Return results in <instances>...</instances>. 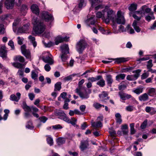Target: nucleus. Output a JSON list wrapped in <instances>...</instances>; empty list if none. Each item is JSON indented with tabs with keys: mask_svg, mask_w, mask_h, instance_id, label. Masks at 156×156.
Masks as SVG:
<instances>
[{
	"mask_svg": "<svg viewBox=\"0 0 156 156\" xmlns=\"http://www.w3.org/2000/svg\"><path fill=\"white\" fill-rule=\"evenodd\" d=\"M143 8L145 10V12L146 13H150L151 11V9L147 8V6L146 5L143 6Z\"/></svg>",
	"mask_w": 156,
	"mask_h": 156,
	"instance_id": "nucleus-56",
	"label": "nucleus"
},
{
	"mask_svg": "<svg viewBox=\"0 0 156 156\" xmlns=\"http://www.w3.org/2000/svg\"><path fill=\"white\" fill-rule=\"evenodd\" d=\"M4 112L5 113V114L4 116L3 119L4 120H6L7 119L8 116V114L9 112V111L8 109H5L4 110Z\"/></svg>",
	"mask_w": 156,
	"mask_h": 156,
	"instance_id": "nucleus-50",
	"label": "nucleus"
},
{
	"mask_svg": "<svg viewBox=\"0 0 156 156\" xmlns=\"http://www.w3.org/2000/svg\"><path fill=\"white\" fill-rule=\"evenodd\" d=\"M87 46V44L84 40H81L76 44V50L80 54H81Z\"/></svg>",
	"mask_w": 156,
	"mask_h": 156,
	"instance_id": "nucleus-3",
	"label": "nucleus"
},
{
	"mask_svg": "<svg viewBox=\"0 0 156 156\" xmlns=\"http://www.w3.org/2000/svg\"><path fill=\"white\" fill-rule=\"evenodd\" d=\"M119 94L120 98L122 100H125L130 98L132 97L130 95L125 93L122 91L119 92Z\"/></svg>",
	"mask_w": 156,
	"mask_h": 156,
	"instance_id": "nucleus-13",
	"label": "nucleus"
},
{
	"mask_svg": "<svg viewBox=\"0 0 156 156\" xmlns=\"http://www.w3.org/2000/svg\"><path fill=\"white\" fill-rule=\"evenodd\" d=\"M43 42L44 46L46 47H50L54 45V43L51 42H49L48 43H45L44 41H43Z\"/></svg>",
	"mask_w": 156,
	"mask_h": 156,
	"instance_id": "nucleus-55",
	"label": "nucleus"
},
{
	"mask_svg": "<svg viewBox=\"0 0 156 156\" xmlns=\"http://www.w3.org/2000/svg\"><path fill=\"white\" fill-rule=\"evenodd\" d=\"M143 91V88L141 87H138L134 90L133 92L136 94H139L142 93Z\"/></svg>",
	"mask_w": 156,
	"mask_h": 156,
	"instance_id": "nucleus-42",
	"label": "nucleus"
},
{
	"mask_svg": "<svg viewBox=\"0 0 156 156\" xmlns=\"http://www.w3.org/2000/svg\"><path fill=\"white\" fill-rule=\"evenodd\" d=\"M29 26L27 24H25L23 27L18 29V31L19 32L22 33H25L28 30Z\"/></svg>",
	"mask_w": 156,
	"mask_h": 156,
	"instance_id": "nucleus-23",
	"label": "nucleus"
},
{
	"mask_svg": "<svg viewBox=\"0 0 156 156\" xmlns=\"http://www.w3.org/2000/svg\"><path fill=\"white\" fill-rule=\"evenodd\" d=\"M126 77V75L124 74H120L116 76V80L118 81L120 80H124Z\"/></svg>",
	"mask_w": 156,
	"mask_h": 156,
	"instance_id": "nucleus-35",
	"label": "nucleus"
},
{
	"mask_svg": "<svg viewBox=\"0 0 156 156\" xmlns=\"http://www.w3.org/2000/svg\"><path fill=\"white\" fill-rule=\"evenodd\" d=\"M89 141L87 140H83L81 141L80 148L81 151L84 152L89 148Z\"/></svg>",
	"mask_w": 156,
	"mask_h": 156,
	"instance_id": "nucleus-5",
	"label": "nucleus"
},
{
	"mask_svg": "<svg viewBox=\"0 0 156 156\" xmlns=\"http://www.w3.org/2000/svg\"><path fill=\"white\" fill-rule=\"evenodd\" d=\"M105 22L106 23L109 22L110 20H112L113 22L114 20V17L115 16V12L112 9L107 8L106 7L105 9Z\"/></svg>",
	"mask_w": 156,
	"mask_h": 156,
	"instance_id": "nucleus-2",
	"label": "nucleus"
},
{
	"mask_svg": "<svg viewBox=\"0 0 156 156\" xmlns=\"http://www.w3.org/2000/svg\"><path fill=\"white\" fill-rule=\"evenodd\" d=\"M55 115L56 116H58V118L61 119V118L65 114L64 112L60 110H56L55 111Z\"/></svg>",
	"mask_w": 156,
	"mask_h": 156,
	"instance_id": "nucleus-25",
	"label": "nucleus"
},
{
	"mask_svg": "<svg viewBox=\"0 0 156 156\" xmlns=\"http://www.w3.org/2000/svg\"><path fill=\"white\" fill-rule=\"evenodd\" d=\"M106 80L107 84L111 87L112 84L113 82V80L112 79V76L111 75H107L106 76Z\"/></svg>",
	"mask_w": 156,
	"mask_h": 156,
	"instance_id": "nucleus-24",
	"label": "nucleus"
},
{
	"mask_svg": "<svg viewBox=\"0 0 156 156\" xmlns=\"http://www.w3.org/2000/svg\"><path fill=\"white\" fill-rule=\"evenodd\" d=\"M141 72V70L140 69H137L133 71V73L134 74L133 75L136 80L139 76L140 75V73Z\"/></svg>",
	"mask_w": 156,
	"mask_h": 156,
	"instance_id": "nucleus-33",
	"label": "nucleus"
},
{
	"mask_svg": "<svg viewBox=\"0 0 156 156\" xmlns=\"http://www.w3.org/2000/svg\"><path fill=\"white\" fill-rule=\"evenodd\" d=\"M5 30L4 27V25L0 24V34H3L5 33Z\"/></svg>",
	"mask_w": 156,
	"mask_h": 156,
	"instance_id": "nucleus-59",
	"label": "nucleus"
},
{
	"mask_svg": "<svg viewBox=\"0 0 156 156\" xmlns=\"http://www.w3.org/2000/svg\"><path fill=\"white\" fill-rule=\"evenodd\" d=\"M2 2H4L5 6L7 9H12L14 5V0H2Z\"/></svg>",
	"mask_w": 156,
	"mask_h": 156,
	"instance_id": "nucleus-10",
	"label": "nucleus"
},
{
	"mask_svg": "<svg viewBox=\"0 0 156 156\" xmlns=\"http://www.w3.org/2000/svg\"><path fill=\"white\" fill-rule=\"evenodd\" d=\"M93 106L97 109L100 108L102 106V105L98 103H95L93 104Z\"/></svg>",
	"mask_w": 156,
	"mask_h": 156,
	"instance_id": "nucleus-62",
	"label": "nucleus"
},
{
	"mask_svg": "<svg viewBox=\"0 0 156 156\" xmlns=\"http://www.w3.org/2000/svg\"><path fill=\"white\" fill-rule=\"evenodd\" d=\"M23 108L25 112H30L31 111V107L27 105L26 103L23 104Z\"/></svg>",
	"mask_w": 156,
	"mask_h": 156,
	"instance_id": "nucleus-38",
	"label": "nucleus"
},
{
	"mask_svg": "<svg viewBox=\"0 0 156 156\" xmlns=\"http://www.w3.org/2000/svg\"><path fill=\"white\" fill-rule=\"evenodd\" d=\"M16 97L15 94H11L10 97V100L16 102H18L19 99H20L21 94L19 92H17L16 94Z\"/></svg>",
	"mask_w": 156,
	"mask_h": 156,
	"instance_id": "nucleus-14",
	"label": "nucleus"
},
{
	"mask_svg": "<svg viewBox=\"0 0 156 156\" xmlns=\"http://www.w3.org/2000/svg\"><path fill=\"white\" fill-rule=\"evenodd\" d=\"M47 143L50 146L53 145V140L52 138L51 137H48L47 139Z\"/></svg>",
	"mask_w": 156,
	"mask_h": 156,
	"instance_id": "nucleus-51",
	"label": "nucleus"
},
{
	"mask_svg": "<svg viewBox=\"0 0 156 156\" xmlns=\"http://www.w3.org/2000/svg\"><path fill=\"white\" fill-rule=\"evenodd\" d=\"M52 128L54 129H61L62 128V127L59 124L56 125L52 126Z\"/></svg>",
	"mask_w": 156,
	"mask_h": 156,
	"instance_id": "nucleus-60",
	"label": "nucleus"
},
{
	"mask_svg": "<svg viewBox=\"0 0 156 156\" xmlns=\"http://www.w3.org/2000/svg\"><path fill=\"white\" fill-rule=\"evenodd\" d=\"M116 120V122L119 124H120L122 122V119L121 118V116L119 113H117L115 115Z\"/></svg>",
	"mask_w": 156,
	"mask_h": 156,
	"instance_id": "nucleus-31",
	"label": "nucleus"
},
{
	"mask_svg": "<svg viewBox=\"0 0 156 156\" xmlns=\"http://www.w3.org/2000/svg\"><path fill=\"white\" fill-rule=\"evenodd\" d=\"M21 51L22 54L28 59H30L31 58L30 53L29 49H26L25 45H23L21 47Z\"/></svg>",
	"mask_w": 156,
	"mask_h": 156,
	"instance_id": "nucleus-8",
	"label": "nucleus"
},
{
	"mask_svg": "<svg viewBox=\"0 0 156 156\" xmlns=\"http://www.w3.org/2000/svg\"><path fill=\"white\" fill-rule=\"evenodd\" d=\"M31 9L32 12L37 15H38L40 12L39 9L37 5L33 4L31 6Z\"/></svg>",
	"mask_w": 156,
	"mask_h": 156,
	"instance_id": "nucleus-16",
	"label": "nucleus"
},
{
	"mask_svg": "<svg viewBox=\"0 0 156 156\" xmlns=\"http://www.w3.org/2000/svg\"><path fill=\"white\" fill-rule=\"evenodd\" d=\"M7 50L5 46H2L0 49V56L2 58L6 57Z\"/></svg>",
	"mask_w": 156,
	"mask_h": 156,
	"instance_id": "nucleus-12",
	"label": "nucleus"
},
{
	"mask_svg": "<svg viewBox=\"0 0 156 156\" xmlns=\"http://www.w3.org/2000/svg\"><path fill=\"white\" fill-rule=\"evenodd\" d=\"M46 56L42 55V58L43 61L45 63H48L49 65H52L54 63L53 60L51 58V55L48 52L46 53Z\"/></svg>",
	"mask_w": 156,
	"mask_h": 156,
	"instance_id": "nucleus-7",
	"label": "nucleus"
},
{
	"mask_svg": "<svg viewBox=\"0 0 156 156\" xmlns=\"http://www.w3.org/2000/svg\"><path fill=\"white\" fill-rule=\"evenodd\" d=\"M32 23L34 26V30L36 34L42 33L45 29V26L42 20L40 19L37 16H34Z\"/></svg>",
	"mask_w": 156,
	"mask_h": 156,
	"instance_id": "nucleus-1",
	"label": "nucleus"
},
{
	"mask_svg": "<svg viewBox=\"0 0 156 156\" xmlns=\"http://www.w3.org/2000/svg\"><path fill=\"white\" fill-rule=\"evenodd\" d=\"M126 79L132 81L136 80L133 75H128L126 77Z\"/></svg>",
	"mask_w": 156,
	"mask_h": 156,
	"instance_id": "nucleus-52",
	"label": "nucleus"
},
{
	"mask_svg": "<svg viewBox=\"0 0 156 156\" xmlns=\"http://www.w3.org/2000/svg\"><path fill=\"white\" fill-rule=\"evenodd\" d=\"M75 76H77L78 77L80 76V73H73L72 75L65 77L63 79L65 81L71 80L73 79V77H75Z\"/></svg>",
	"mask_w": 156,
	"mask_h": 156,
	"instance_id": "nucleus-19",
	"label": "nucleus"
},
{
	"mask_svg": "<svg viewBox=\"0 0 156 156\" xmlns=\"http://www.w3.org/2000/svg\"><path fill=\"white\" fill-rule=\"evenodd\" d=\"M114 60L118 64L126 62L128 60L127 58H118L115 59Z\"/></svg>",
	"mask_w": 156,
	"mask_h": 156,
	"instance_id": "nucleus-30",
	"label": "nucleus"
},
{
	"mask_svg": "<svg viewBox=\"0 0 156 156\" xmlns=\"http://www.w3.org/2000/svg\"><path fill=\"white\" fill-rule=\"evenodd\" d=\"M16 60L18 61L21 62H23L25 61V59L23 57L20 55L16 56L15 57Z\"/></svg>",
	"mask_w": 156,
	"mask_h": 156,
	"instance_id": "nucleus-43",
	"label": "nucleus"
},
{
	"mask_svg": "<svg viewBox=\"0 0 156 156\" xmlns=\"http://www.w3.org/2000/svg\"><path fill=\"white\" fill-rule=\"evenodd\" d=\"M39 119L41 122L44 123L48 120V118L44 116H42L39 118Z\"/></svg>",
	"mask_w": 156,
	"mask_h": 156,
	"instance_id": "nucleus-53",
	"label": "nucleus"
},
{
	"mask_svg": "<svg viewBox=\"0 0 156 156\" xmlns=\"http://www.w3.org/2000/svg\"><path fill=\"white\" fill-rule=\"evenodd\" d=\"M138 22L136 20H134L132 24V26L133 27L136 31L137 32H139L141 30V29L137 26V24Z\"/></svg>",
	"mask_w": 156,
	"mask_h": 156,
	"instance_id": "nucleus-28",
	"label": "nucleus"
},
{
	"mask_svg": "<svg viewBox=\"0 0 156 156\" xmlns=\"http://www.w3.org/2000/svg\"><path fill=\"white\" fill-rule=\"evenodd\" d=\"M60 48L62 54H67L69 53V48L67 44H63L60 46Z\"/></svg>",
	"mask_w": 156,
	"mask_h": 156,
	"instance_id": "nucleus-17",
	"label": "nucleus"
},
{
	"mask_svg": "<svg viewBox=\"0 0 156 156\" xmlns=\"http://www.w3.org/2000/svg\"><path fill=\"white\" fill-rule=\"evenodd\" d=\"M96 17L97 18H101L102 19L105 21V10L102 12H98L96 13Z\"/></svg>",
	"mask_w": 156,
	"mask_h": 156,
	"instance_id": "nucleus-22",
	"label": "nucleus"
},
{
	"mask_svg": "<svg viewBox=\"0 0 156 156\" xmlns=\"http://www.w3.org/2000/svg\"><path fill=\"white\" fill-rule=\"evenodd\" d=\"M28 9V8L27 6L25 5H22L21 9L20 11L21 12H23L24 11H26Z\"/></svg>",
	"mask_w": 156,
	"mask_h": 156,
	"instance_id": "nucleus-63",
	"label": "nucleus"
},
{
	"mask_svg": "<svg viewBox=\"0 0 156 156\" xmlns=\"http://www.w3.org/2000/svg\"><path fill=\"white\" fill-rule=\"evenodd\" d=\"M149 29L152 30L156 29V20L155 21L153 24L150 26Z\"/></svg>",
	"mask_w": 156,
	"mask_h": 156,
	"instance_id": "nucleus-64",
	"label": "nucleus"
},
{
	"mask_svg": "<svg viewBox=\"0 0 156 156\" xmlns=\"http://www.w3.org/2000/svg\"><path fill=\"white\" fill-rule=\"evenodd\" d=\"M31 77L32 79L35 80L37 79L38 74L34 71H32L31 72Z\"/></svg>",
	"mask_w": 156,
	"mask_h": 156,
	"instance_id": "nucleus-48",
	"label": "nucleus"
},
{
	"mask_svg": "<svg viewBox=\"0 0 156 156\" xmlns=\"http://www.w3.org/2000/svg\"><path fill=\"white\" fill-rule=\"evenodd\" d=\"M108 94L106 92L103 91L102 93L99 94V97L100 98V100L102 101H105V100H108L109 98V97H107Z\"/></svg>",
	"mask_w": 156,
	"mask_h": 156,
	"instance_id": "nucleus-15",
	"label": "nucleus"
},
{
	"mask_svg": "<svg viewBox=\"0 0 156 156\" xmlns=\"http://www.w3.org/2000/svg\"><path fill=\"white\" fill-rule=\"evenodd\" d=\"M56 141L58 145H60L63 144L65 142V140L63 138L61 137L58 138L57 139Z\"/></svg>",
	"mask_w": 156,
	"mask_h": 156,
	"instance_id": "nucleus-46",
	"label": "nucleus"
},
{
	"mask_svg": "<svg viewBox=\"0 0 156 156\" xmlns=\"http://www.w3.org/2000/svg\"><path fill=\"white\" fill-rule=\"evenodd\" d=\"M87 23L91 25H94L95 23V21L94 19V17L92 16L88 19L87 20Z\"/></svg>",
	"mask_w": 156,
	"mask_h": 156,
	"instance_id": "nucleus-45",
	"label": "nucleus"
},
{
	"mask_svg": "<svg viewBox=\"0 0 156 156\" xmlns=\"http://www.w3.org/2000/svg\"><path fill=\"white\" fill-rule=\"evenodd\" d=\"M92 125L93 127L97 128L101 127L102 124L100 121H98L97 122H92Z\"/></svg>",
	"mask_w": 156,
	"mask_h": 156,
	"instance_id": "nucleus-39",
	"label": "nucleus"
},
{
	"mask_svg": "<svg viewBox=\"0 0 156 156\" xmlns=\"http://www.w3.org/2000/svg\"><path fill=\"white\" fill-rule=\"evenodd\" d=\"M125 31H126L131 34H133L135 33L134 30L129 25H128L126 28Z\"/></svg>",
	"mask_w": 156,
	"mask_h": 156,
	"instance_id": "nucleus-34",
	"label": "nucleus"
},
{
	"mask_svg": "<svg viewBox=\"0 0 156 156\" xmlns=\"http://www.w3.org/2000/svg\"><path fill=\"white\" fill-rule=\"evenodd\" d=\"M147 119L145 120L141 124L140 126V128L143 129H144L146 128L147 125Z\"/></svg>",
	"mask_w": 156,
	"mask_h": 156,
	"instance_id": "nucleus-54",
	"label": "nucleus"
},
{
	"mask_svg": "<svg viewBox=\"0 0 156 156\" xmlns=\"http://www.w3.org/2000/svg\"><path fill=\"white\" fill-rule=\"evenodd\" d=\"M145 111L148 113H149L151 115H153L156 113V111L154 108L152 107L147 106L146 107Z\"/></svg>",
	"mask_w": 156,
	"mask_h": 156,
	"instance_id": "nucleus-21",
	"label": "nucleus"
},
{
	"mask_svg": "<svg viewBox=\"0 0 156 156\" xmlns=\"http://www.w3.org/2000/svg\"><path fill=\"white\" fill-rule=\"evenodd\" d=\"M42 18L44 19L46 21H52L54 18L53 16L46 11L43 12L42 13Z\"/></svg>",
	"mask_w": 156,
	"mask_h": 156,
	"instance_id": "nucleus-6",
	"label": "nucleus"
},
{
	"mask_svg": "<svg viewBox=\"0 0 156 156\" xmlns=\"http://www.w3.org/2000/svg\"><path fill=\"white\" fill-rule=\"evenodd\" d=\"M12 64L14 67L18 69L23 68L24 66L23 64L19 62H14Z\"/></svg>",
	"mask_w": 156,
	"mask_h": 156,
	"instance_id": "nucleus-32",
	"label": "nucleus"
},
{
	"mask_svg": "<svg viewBox=\"0 0 156 156\" xmlns=\"http://www.w3.org/2000/svg\"><path fill=\"white\" fill-rule=\"evenodd\" d=\"M148 96H154L156 94V89L154 88H150L148 89L147 93Z\"/></svg>",
	"mask_w": 156,
	"mask_h": 156,
	"instance_id": "nucleus-20",
	"label": "nucleus"
},
{
	"mask_svg": "<svg viewBox=\"0 0 156 156\" xmlns=\"http://www.w3.org/2000/svg\"><path fill=\"white\" fill-rule=\"evenodd\" d=\"M66 54H62L61 55V58L62 61L64 62H66V60H67V57L66 56Z\"/></svg>",
	"mask_w": 156,
	"mask_h": 156,
	"instance_id": "nucleus-58",
	"label": "nucleus"
},
{
	"mask_svg": "<svg viewBox=\"0 0 156 156\" xmlns=\"http://www.w3.org/2000/svg\"><path fill=\"white\" fill-rule=\"evenodd\" d=\"M117 17L114 19V22L119 24H124L125 23V20L124 16V13L121 11H118L117 13Z\"/></svg>",
	"mask_w": 156,
	"mask_h": 156,
	"instance_id": "nucleus-4",
	"label": "nucleus"
},
{
	"mask_svg": "<svg viewBox=\"0 0 156 156\" xmlns=\"http://www.w3.org/2000/svg\"><path fill=\"white\" fill-rule=\"evenodd\" d=\"M26 127L29 129H32L34 127L32 125V122L31 121H29L26 125Z\"/></svg>",
	"mask_w": 156,
	"mask_h": 156,
	"instance_id": "nucleus-49",
	"label": "nucleus"
},
{
	"mask_svg": "<svg viewBox=\"0 0 156 156\" xmlns=\"http://www.w3.org/2000/svg\"><path fill=\"white\" fill-rule=\"evenodd\" d=\"M152 60H150L148 62V64L147 65V68L148 69H151L153 65L152 63Z\"/></svg>",
	"mask_w": 156,
	"mask_h": 156,
	"instance_id": "nucleus-57",
	"label": "nucleus"
},
{
	"mask_svg": "<svg viewBox=\"0 0 156 156\" xmlns=\"http://www.w3.org/2000/svg\"><path fill=\"white\" fill-rule=\"evenodd\" d=\"M137 5L136 4H132L129 7V9L131 11H133L137 9Z\"/></svg>",
	"mask_w": 156,
	"mask_h": 156,
	"instance_id": "nucleus-40",
	"label": "nucleus"
},
{
	"mask_svg": "<svg viewBox=\"0 0 156 156\" xmlns=\"http://www.w3.org/2000/svg\"><path fill=\"white\" fill-rule=\"evenodd\" d=\"M68 38L67 37H62L59 36L56 37L55 39V44L56 45H58L59 43H61L64 41H67Z\"/></svg>",
	"mask_w": 156,
	"mask_h": 156,
	"instance_id": "nucleus-11",
	"label": "nucleus"
},
{
	"mask_svg": "<svg viewBox=\"0 0 156 156\" xmlns=\"http://www.w3.org/2000/svg\"><path fill=\"white\" fill-rule=\"evenodd\" d=\"M61 119L63 120L64 121L68 123L69 122H70L69 121L70 120L66 116V114L62 117L61 118Z\"/></svg>",
	"mask_w": 156,
	"mask_h": 156,
	"instance_id": "nucleus-61",
	"label": "nucleus"
},
{
	"mask_svg": "<svg viewBox=\"0 0 156 156\" xmlns=\"http://www.w3.org/2000/svg\"><path fill=\"white\" fill-rule=\"evenodd\" d=\"M139 100L141 101H146L149 100V98L147 94L146 93H144L140 96L139 97Z\"/></svg>",
	"mask_w": 156,
	"mask_h": 156,
	"instance_id": "nucleus-18",
	"label": "nucleus"
},
{
	"mask_svg": "<svg viewBox=\"0 0 156 156\" xmlns=\"http://www.w3.org/2000/svg\"><path fill=\"white\" fill-rule=\"evenodd\" d=\"M20 18H17L15 20L13 23L12 27L13 30L14 32H15L16 30V26L18 25L20 22Z\"/></svg>",
	"mask_w": 156,
	"mask_h": 156,
	"instance_id": "nucleus-27",
	"label": "nucleus"
},
{
	"mask_svg": "<svg viewBox=\"0 0 156 156\" xmlns=\"http://www.w3.org/2000/svg\"><path fill=\"white\" fill-rule=\"evenodd\" d=\"M75 92L79 95L80 97L82 99H87L89 97V95L87 92H85L84 93H83L81 92L80 89L76 88L75 90Z\"/></svg>",
	"mask_w": 156,
	"mask_h": 156,
	"instance_id": "nucleus-9",
	"label": "nucleus"
},
{
	"mask_svg": "<svg viewBox=\"0 0 156 156\" xmlns=\"http://www.w3.org/2000/svg\"><path fill=\"white\" fill-rule=\"evenodd\" d=\"M97 84L100 87H103L105 85V81L103 79H101L97 82Z\"/></svg>",
	"mask_w": 156,
	"mask_h": 156,
	"instance_id": "nucleus-44",
	"label": "nucleus"
},
{
	"mask_svg": "<svg viewBox=\"0 0 156 156\" xmlns=\"http://www.w3.org/2000/svg\"><path fill=\"white\" fill-rule=\"evenodd\" d=\"M98 29L103 34H108L110 33V32L108 30L105 29L103 27L98 26Z\"/></svg>",
	"mask_w": 156,
	"mask_h": 156,
	"instance_id": "nucleus-36",
	"label": "nucleus"
},
{
	"mask_svg": "<svg viewBox=\"0 0 156 156\" xmlns=\"http://www.w3.org/2000/svg\"><path fill=\"white\" fill-rule=\"evenodd\" d=\"M145 11L143 8V6L140 9L139 11H136L135 13L137 14H140L142 17L144 16L145 13Z\"/></svg>",
	"mask_w": 156,
	"mask_h": 156,
	"instance_id": "nucleus-37",
	"label": "nucleus"
},
{
	"mask_svg": "<svg viewBox=\"0 0 156 156\" xmlns=\"http://www.w3.org/2000/svg\"><path fill=\"white\" fill-rule=\"evenodd\" d=\"M154 12H151L149 14L150 15H148L146 16L145 17V19L148 22H150L151 20H154L155 17L153 15Z\"/></svg>",
	"mask_w": 156,
	"mask_h": 156,
	"instance_id": "nucleus-26",
	"label": "nucleus"
},
{
	"mask_svg": "<svg viewBox=\"0 0 156 156\" xmlns=\"http://www.w3.org/2000/svg\"><path fill=\"white\" fill-rule=\"evenodd\" d=\"M86 5V3L84 0H79V7L81 8Z\"/></svg>",
	"mask_w": 156,
	"mask_h": 156,
	"instance_id": "nucleus-47",
	"label": "nucleus"
},
{
	"mask_svg": "<svg viewBox=\"0 0 156 156\" xmlns=\"http://www.w3.org/2000/svg\"><path fill=\"white\" fill-rule=\"evenodd\" d=\"M28 38L30 41L32 42L34 47H35L37 45V43L35 41V37L32 36L31 35H30L29 36Z\"/></svg>",
	"mask_w": 156,
	"mask_h": 156,
	"instance_id": "nucleus-41",
	"label": "nucleus"
},
{
	"mask_svg": "<svg viewBox=\"0 0 156 156\" xmlns=\"http://www.w3.org/2000/svg\"><path fill=\"white\" fill-rule=\"evenodd\" d=\"M62 83L61 82H58L55 85L54 91H59L61 88Z\"/></svg>",
	"mask_w": 156,
	"mask_h": 156,
	"instance_id": "nucleus-29",
	"label": "nucleus"
}]
</instances>
